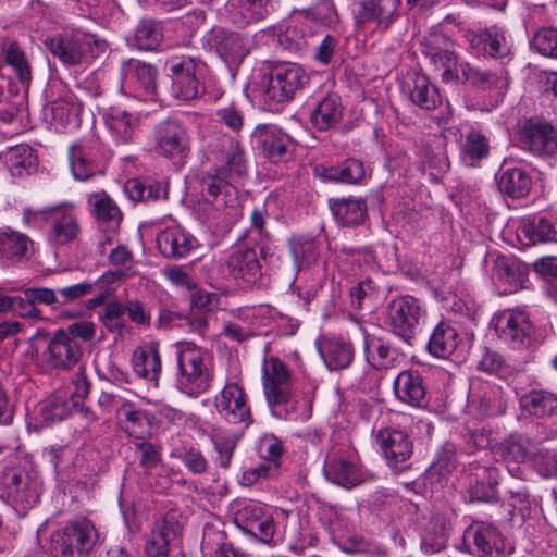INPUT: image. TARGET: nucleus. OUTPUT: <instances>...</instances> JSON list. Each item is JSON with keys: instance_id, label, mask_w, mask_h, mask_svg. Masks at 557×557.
Here are the masks:
<instances>
[{"instance_id": "obj_1", "label": "nucleus", "mask_w": 557, "mask_h": 557, "mask_svg": "<svg viewBox=\"0 0 557 557\" xmlns=\"http://www.w3.org/2000/svg\"><path fill=\"white\" fill-rule=\"evenodd\" d=\"M308 82L307 73L296 63L274 65L260 83L259 97L262 108L269 112L280 111Z\"/></svg>"}, {"instance_id": "obj_2", "label": "nucleus", "mask_w": 557, "mask_h": 557, "mask_svg": "<svg viewBox=\"0 0 557 557\" xmlns=\"http://www.w3.org/2000/svg\"><path fill=\"white\" fill-rule=\"evenodd\" d=\"M99 533L85 518L74 519L52 533L48 546L50 557H97Z\"/></svg>"}, {"instance_id": "obj_3", "label": "nucleus", "mask_w": 557, "mask_h": 557, "mask_svg": "<svg viewBox=\"0 0 557 557\" xmlns=\"http://www.w3.org/2000/svg\"><path fill=\"white\" fill-rule=\"evenodd\" d=\"M177 389L189 396L198 397L209 389L213 372L206 362L205 352L191 343H181L177 346Z\"/></svg>"}, {"instance_id": "obj_4", "label": "nucleus", "mask_w": 557, "mask_h": 557, "mask_svg": "<svg viewBox=\"0 0 557 557\" xmlns=\"http://www.w3.org/2000/svg\"><path fill=\"white\" fill-rule=\"evenodd\" d=\"M201 185L203 199L196 206L198 218L215 225L228 224L236 214L234 188L219 173L206 175Z\"/></svg>"}, {"instance_id": "obj_5", "label": "nucleus", "mask_w": 557, "mask_h": 557, "mask_svg": "<svg viewBox=\"0 0 557 557\" xmlns=\"http://www.w3.org/2000/svg\"><path fill=\"white\" fill-rule=\"evenodd\" d=\"M463 543L475 557H508L515 550L496 525L483 521H474L465 530Z\"/></svg>"}, {"instance_id": "obj_6", "label": "nucleus", "mask_w": 557, "mask_h": 557, "mask_svg": "<svg viewBox=\"0 0 557 557\" xmlns=\"http://www.w3.org/2000/svg\"><path fill=\"white\" fill-rule=\"evenodd\" d=\"M0 486L16 510L25 511L39 499L38 479L22 467H7L0 478Z\"/></svg>"}, {"instance_id": "obj_7", "label": "nucleus", "mask_w": 557, "mask_h": 557, "mask_svg": "<svg viewBox=\"0 0 557 557\" xmlns=\"http://www.w3.org/2000/svg\"><path fill=\"white\" fill-rule=\"evenodd\" d=\"M46 47L66 66L87 63L94 57L96 40L92 35L75 30L46 39Z\"/></svg>"}, {"instance_id": "obj_8", "label": "nucleus", "mask_w": 557, "mask_h": 557, "mask_svg": "<svg viewBox=\"0 0 557 557\" xmlns=\"http://www.w3.org/2000/svg\"><path fill=\"white\" fill-rule=\"evenodd\" d=\"M262 385L272 412L288 405L293 395V379L287 366L277 357L264 359L262 364Z\"/></svg>"}, {"instance_id": "obj_9", "label": "nucleus", "mask_w": 557, "mask_h": 557, "mask_svg": "<svg viewBox=\"0 0 557 557\" xmlns=\"http://www.w3.org/2000/svg\"><path fill=\"white\" fill-rule=\"evenodd\" d=\"M422 53L430 60L435 70L441 72L444 83L459 79L458 55L449 37L442 32H430L422 40Z\"/></svg>"}, {"instance_id": "obj_10", "label": "nucleus", "mask_w": 557, "mask_h": 557, "mask_svg": "<svg viewBox=\"0 0 557 557\" xmlns=\"http://www.w3.org/2000/svg\"><path fill=\"white\" fill-rule=\"evenodd\" d=\"M424 313L420 300L406 295L393 299L388 304L387 322L396 336L406 343H410Z\"/></svg>"}, {"instance_id": "obj_11", "label": "nucleus", "mask_w": 557, "mask_h": 557, "mask_svg": "<svg viewBox=\"0 0 557 557\" xmlns=\"http://www.w3.org/2000/svg\"><path fill=\"white\" fill-rule=\"evenodd\" d=\"M203 67L205 64L202 62L190 57L171 60L172 92L175 98L193 100L202 94L203 87L200 83V76Z\"/></svg>"}, {"instance_id": "obj_12", "label": "nucleus", "mask_w": 557, "mask_h": 557, "mask_svg": "<svg viewBox=\"0 0 557 557\" xmlns=\"http://www.w3.org/2000/svg\"><path fill=\"white\" fill-rule=\"evenodd\" d=\"M214 407L220 417L228 423L249 426L253 422L247 394L237 383L226 384L215 395Z\"/></svg>"}, {"instance_id": "obj_13", "label": "nucleus", "mask_w": 557, "mask_h": 557, "mask_svg": "<svg viewBox=\"0 0 557 557\" xmlns=\"http://www.w3.org/2000/svg\"><path fill=\"white\" fill-rule=\"evenodd\" d=\"M498 337L513 349H521L530 344L533 332L529 315L518 309H507L493 319Z\"/></svg>"}, {"instance_id": "obj_14", "label": "nucleus", "mask_w": 557, "mask_h": 557, "mask_svg": "<svg viewBox=\"0 0 557 557\" xmlns=\"http://www.w3.org/2000/svg\"><path fill=\"white\" fill-rule=\"evenodd\" d=\"M83 356V348L78 339H71L63 329L54 332L42 352L44 362L52 370L69 371L73 369Z\"/></svg>"}, {"instance_id": "obj_15", "label": "nucleus", "mask_w": 557, "mask_h": 557, "mask_svg": "<svg viewBox=\"0 0 557 557\" xmlns=\"http://www.w3.org/2000/svg\"><path fill=\"white\" fill-rule=\"evenodd\" d=\"M523 149L537 157L557 156V129L546 121L527 120L521 127Z\"/></svg>"}, {"instance_id": "obj_16", "label": "nucleus", "mask_w": 557, "mask_h": 557, "mask_svg": "<svg viewBox=\"0 0 557 557\" xmlns=\"http://www.w3.org/2000/svg\"><path fill=\"white\" fill-rule=\"evenodd\" d=\"M235 523L247 534L253 535L262 543H273L276 524L272 513L259 504H247L235 513Z\"/></svg>"}, {"instance_id": "obj_17", "label": "nucleus", "mask_w": 557, "mask_h": 557, "mask_svg": "<svg viewBox=\"0 0 557 557\" xmlns=\"http://www.w3.org/2000/svg\"><path fill=\"white\" fill-rule=\"evenodd\" d=\"M222 267L225 275L243 287H251L262 276L258 255L252 248L232 251Z\"/></svg>"}, {"instance_id": "obj_18", "label": "nucleus", "mask_w": 557, "mask_h": 557, "mask_svg": "<svg viewBox=\"0 0 557 557\" xmlns=\"http://www.w3.org/2000/svg\"><path fill=\"white\" fill-rule=\"evenodd\" d=\"M252 139L263 157L271 162L286 161L292 154L293 139L275 124H259Z\"/></svg>"}, {"instance_id": "obj_19", "label": "nucleus", "mask_w": 557, "mask_h": 557, "mask_svg": "<svg viewBox=\"0 0 557 557\" xmlns=\"http://www.w3.org/2000/svg\"><path fill=\"white\" fill-rule=\"evenodd\" d=\"M154 145L163 157H182L190 148V137L181 122L169 119L154 127Z\"/></svg>"}, {"instance_id": "obj_20", "label": "nucleus", "mask_w": 557, "mask_h": 557, "mask_svg": "<svg viewBox=\"0 0 557 557\" xmlns=\"http://www.w3.org/2000/svg\"><path fill=\"white\" fill-rule=\"evenodd\" d=\"M400 0H364L354 10V23L358 30L364 29L370 23L383 28L389 27L398 16Z\"/></svg>"}, {"instance_id": "obj_21", "label": "nucleus", "mask_w": 557, "mask_h": 557, "mask_svg": "<svg viewBox=\"0 0 557 557\" xmlns=\"http://www.w3.org/2000/svg\"><path fill=\"white\" fill-rule=\"evenodd\" d=\"M99 146L96 138L82 139L70 146L69 162L75 180L85 182L101 173L98 162Z\"/></svg>"}, {"instance_id": "obj_22", "label": "nucleus", "mask_w": 557, "mask_h": 557, "mask_svg": "<svg viewBox=\"0 0 557 557\" xmlns=\"http://www.w3.org/2000/svg\"><path fill=\"white\" fill-rule=\"evenodd\" d=\"M42 213L49 214L50 227L47 239L51 246H66L79 237L82 226L78 216L72 210L52 208L42 211Z\"/></svg>"}, {"instance_id": "obj_23", "label": "nucleus", "mask_w": 557, "mask_h": 557, "mask_svg": "<svg viewBox=\"0 0 557 557\" xmlns=\"http://www.w3.org/2000/svg\"><path fill=\"white\" fill-rule=\"evenodd\" d=\"M182 527L174 512H168L158 521L146 543L148 557H169L170 546L177 540Z\"/></svg>"}, {"instance_id": "obj_24", "label": "nucleus", "mask_w": 557, "mask_h": 557, "mask_svg": "<svg viewBox=\"0 0 557 557\" xmlns=\"http://www.w3.org/2000/svg\"><path fill=\"white\" fill-rule=\"evenodd\" d=\"M106 127L116 143L128 144L137 136L141 117L136 112L127 111L121 107H110L103 114Z\"/></svg>"}, {"instance_id": "obj_25", "label": "nucleus", "mask_w": 557, "mask_h": 557, "mask_svg": "<svg viewBox=\"0 0 557 557\" xmlns=\"http://www.w3.org/2000/svg\"><path fill=\"white\" fill-rule=\"evenodd\" d=\"M327 481L344 488H354L368 480V474L356 462L342 456H331L324 465Z\"/></svg>"}, {"instance_id": "obj_26", "label": "nucleus", "mask_w": 557, "mask_h": 557, "mask_svg": "<svg viewBox=\"0 0 557 557\" xmlns=\"http://www.w3.org/2000/svg\"><path fill=\"white\" fill-rule=\"evenodd\" d=\"M32 239L10 226L0 228V264L9 268L28 259Z\"/></svg>"}, {"instance_id": "obj_27", "label": "nucleus", "mask_w": 557, "mask_h": 557, "mask_svg": "<svg viewBox=\"0 0 557 557\" xmlns=\"http://www.w3.org/2000/svg\"><path fill=\"white\" fill-rule=\"evenodd\" d=\"M376 441L392 467L407 461L413 450V445L407 433L396 429H381L376 434Z\"/></svg>"}, {"instance_id": "obj_28", "label": "nucleus", "mask_w": 557, "mask_h": 557, "mask_svg": "<svg viewBox=\"0 0 557 557\" xmlns=\"http://www.w3.org/2000/svg\"><path fill=\"white\" fill-rule=\"evenodd\" d=\"M157 245L163 257L180 259L197 247V239L183 227L174 225L158 234Z\"/></svg>"}, {"instance_id": "obj_29", "label": "nucleus", "mask_w": 557, "mask_h": 557, "mask_svg": "<svg viewBox=\"0 0 557 557\" xmlns=\"http://www.w3.org/2000/svg\"><path fill=\"white\" fill-rule=\"evenodd\" d=\"M273 10L272 0H227V18L239 27L259 22Z\"/></svg>"}, {"instance_id": "obj_30", "label": "nucleus", "mask_w": 557, "mask_h": 557, "mask_svg": "<svg viewBox=\"0 0 557 557\" xmlns=\"http://www.w3.org/2000/svg\"><path fill=\"white\" fill-rule=\"evenodd\" d=\"M494 275L513 293L527 287L529 267L515 257L498 256L494 260Z\"/></svg>"}, {"instance_id": "obj_31", "label": "nucleus", "mask_w": 557, "mask_h": 557, "mask_svg": "<svg viewBox=\"0 0 557 557\" xmlns=\"http://www.w3.org/2000/svg\"><path fill=\"white\" fill-rule=\"evenodd\" d=\"M466 39L472 53L496 57L504 52L506 38L503 28L491 26L482 32H466Z\"/></svg>"}, {"instance_id": "obj_32", "label": "nucleus", "mask_w": 557, "mask_h": 557, "mask_svg": "<svg viewBox=\"0 0 557 557\" xmlns=\"http://www.w3.org/2000/svg\"><path fill=\"white\" fill-rule=\"evenodd\" d=\"M343 112L344 107L341 97L336 94H327L317 102L311 111V125L319 132H326L342 121Z\"/></svg>"}, {"instance_id": "obj_33", "label": "nucleus", "mask_w": 557, "mask_h": 557, "mask_svg": "<svg viewBox=\"0 0 557 557\" xmlns=\"http://www.w3.org/2000/svg\"><path fill=\"white\" fill-rule=\"evenodd\" d=\"M214 44L218 54L228 66L240 64L249 53L245 38L238 33L218 29Z\"/></svg>"}, {"instance_id": "obj_34", "label": "nucleus", "mask_w": 557, "mask_h": 557, "mask_svg": "<svg viewBox=\"0 0 557 557\" xmlns=\"http://www.w3.org/2000/svg\"><path fill=\"white\" fill-rule=\"evenodd\" d=\"M121 71L125 82L137 86L147 96L154 95L158 75L156 66L137 59H128L122 62Z\"/></svg>"}, {"instance_id": "obj_35", "label": "nucleus", "mask_w": 557, "mask_h": 557, "mask_svg": "<svg viewBox=\"0 0 557 557\" xmlns=\"http://www.w3.org/2000/svg\"><path fill=\"white\" fill-rule=\"evenodd\" d=\"M397 398L412 407H421L425 401L426 389L418 371H403L394 381Z\"/></svg>"}, {"instance_id": "obj_36", "label": "nucleus", "mask_w": 557, "mask_h": 557, "mask_svg": "<svg viewBox=\"0 0 557 557\" xmlns=\"http://www.w3.org/2000/svg\"><path fill=\"white\" fill-rule=\"evenodd\" d=\"M318 349L330 370H343L354 359L351 345L339 338H323L318 342Z\"/></svg>"}, {"instance_id": "obj_37", "label": "nucleus", "mask_w": 557, "mask_h": 557, "mask_svg": "<svg viewBox=\"0 0 557 557\" xmlns=\"http://www.w3.org/2000/svg\"><path fill=\"white\" fill-rule=\"evenodd\" d=\"M117 412L123 417L122 429L128 436L136 440H146L151 436V418L147 411L137 409L134 404L125 400Z\"/></svg>"}, {"instance_id": "obj_38", "label": "nucleus", "mask_w": 557, "mask_h": 557, "mask_svg": "<svg viewBox=\"0 0 557 557\" xmlns=\"http://www.w3.org/2000/svg\"><path fill=\"white\" fill-rule=\"evenodd\" d=\"M408 90L412 103L422 110H434L442 102L437 87L424 74L414 73L411 83H408Z\"/></svg>"}, {"instance_id": "obj_39", "label": "nucleus", "mask_w": 557, "mask_h": 557, "mask_svg": "<svg viewBox=\"0 0 557 557\" xmlns=\"http://www.w3.org/2000/svg\"><path fill=\"white\" fill-rule=\"evenodd\" d=\"M330 209L336 221L343 226L361 224L368 213L367 203L361 198H341L330 201Z\"/></svg>"}, {"instance_id": "obj_40", "label": "nucleus", "mask_w": 557, "mask_h": 557, "mask_svg": "<svg viewBox=\"0 0 557 557\" xmlns=\"http://www.w3.org/2000/svg\"><path fill=\"white\" fill-rule=\"evenodd\" d=\"M4 162L13 176L22 177L36 171L38 159L29 145L20 144L5 151Z\"/></svg>"}, {"instance_id": "obj_41", "label": "nucleus", "mask_w": 557, "mask_h": 557, "mask_svg": "<svg viewBox=\"0 0 557 557\" xmlns=\"http://www.w3.org/2000/svg\"><path fill=\"white\" fill-rule=\"evenodd\" d=\"M518 232L533 245L557 242V227L546 216L536 215L523 219Z\"/></svg>"}, {"instance_id": "obj_42", "label": "nucleus", "mask_w": 557, "mask_h": 557, "mask_svg": "<svg viewBox=\"0 0 557 557\" xmlns=\"http://www.w3.org/2000/svg\"><path fill=\"white\" fill-rule=\"evenodd\" d=\"M132 364L137 375L148 380L153 386H158L162 366L160 354L154 346L136 349L133 354Z\"/></svg>"}, {"instance_id": "obj_43", "label": "nucleus", "mask_w": 557, "mask_h": 557, "mask_svg": "<svg viewBox=\"0 0 557 557\" xmlns=\"http://www.w3.org/2000/svg\"><path fill=\"white\" fill-rule=\"evenodd\" d=\"M531 186V176L521 168L506 169L497 177L498 190L511 198L525 197L530 193Z\"/></svg>"}, {"instance_id": "obj_44", "label": "nucleus", "mask_w": 557, "mask_h": 557, "mask_svg": "<svg viewBox=\"0 0 557 557\" xmlns=\"http://www.w3.org/2000/svg\"><path fill=\"white\" fill-rule=\"evenodd\" d=\"M1 58L13 70L21 85L27 88L32 81V66L18 42H4L1 48Z\"/></svg>"}, {"instance_id": "obj_45", "label": "nucleus", "mask_w": 557, "mask_h": 557, "mask_svg": "<svg viewBox=\"0 0 557 557\" xmlns=\"http://www.w3.org/2000/svg\"><path fill=\"white\" fill-rule=\"evenodd\" d=\"M520 406L531 416L550 417L557 412V395L543 389H532L521 396Z\"/></svg>"}, {"instance_id": "obj_46", "label": "nucleus", "mask_w": 557, "mask_h": 557, "mask_svg": "<svg viewBox=\"0 0 557 557\" xmlns=\"http://www.w3.org/2000/svg\"><path fill=\"white\" fill-rule=\"evenodd\" d=\"M288 248L298 270L311 267L319 258V245L312 237L293 236L288 240Z\"/></svg>"}, {"instance_id": "obj_47", "label": "nucleus", "mask_w": 557, "mask_h": 557, "mask_svg": "<svg viewBox=\"0 0 557 557\" xmlns=\"http://www.w3.org/2000/svg\"><path fill=\"white\" fill-rule=\"evenodd\" d=\"M240 434L225 428H214L211 432V441L216 451V463L223 469L231 466L234 450L240 440Z\"/></svg>"}, {"instance_id": "obj_48", "label": "nucleus", "mask_w": 557, "mask_h": 557, "mask_svg": "<svg viewBox=\"0 0 557 557\" xmlns=\"http://www.w3.org/2000/svg\"><path fill=\"white\" fill-rule=\"evenodd\" d=\"M530 448L531 440L523 434L515 433L500 443L497 453L509 467L525 462L530 456Z\"/></svg>"}, {"instance_id": "obj_49", "label": "nucleus", "mask_w": 557, "mask_h": 557, "mask_svg": "<svg viewBox=\"0 0 557 557\" xmlns=\"http://www.w3.org/2000/svg\"><path fill=\"white\" fill-rule=\"evenodd\" d=\"M90 202L98 223L110 231H116L122 221L117 205L107 194L94 195Z\"/></svg>"}, {"instance_id": "obj_50", "label": "nucleus", "mask_w": 557, "mask_h": 557, "mask_svg": "<svg viewBox=\"0 0 557 557\" xmlns=\"http://www.w3.org/2000/svg\"><path fill=\"white\" fill-rule=\"evenodd\" d=\"M457 332L445 322H441L432 332L428 349L437 358L449 357L457 347Z\"/></svg>"}, {"instance_id": "obj_51", "label": "nucleus", "mask_w": 557, "mask_h": 557, "mask_svg": "<svg viewBox=\"0 0 557 557\" xmlns=\"http://www.w3.org/2000/svg\"><path fill=\"white\" fill-rule=\"evenodd\" d=\"M321 175L333 182L357 184L366 175L364 166L357 159H347L336 166L323 168Z\"/></svg>"}, {"instance_id": "obj_52", "label": "nucleus", "mask_w": 557, "mask_h": 557, "mask_svg": "<svg viewBox=\"0 0 557 557\" xmlns=\"http://www.w3.org/2000/svg\"><path fill=\"white\" fill-rule=\"evenodd\" d=\"M364 352L368 362L376 369H388L398 358L397 351L380 338H367Z\"/></svg>"}, {"instance_id": "obj_53", "label": "nucleus", "mask_w": 557, "mask_h": 557, "mask_svg": "<svg viewBox=\"0 0 557 557\" xmlns=\"http://www.w3.org/2000/svg\"><path fill=\"white\" fill-rule=\"evenodd\" d=\"M162 39L161 26L153 20H141L136 27L134 42L140 50H154Z\"/></svg>"}, {"instance_id": "obj_54", "label": "nucleus", "mask_w": 557, "mask_h": 557, "mask_svg": "<svg viewBox=\"0 0 557 557\" xmlns=\"http://www.w3.org/2000/svg\"><path fill=\"white\" fill-rule=\"evenodd\" d=\"M459 69L465 82L482 90H491L497 86L499 77L488 70H481L470 63H460Z\"/></svg>"}, {"instance_id": "obj_55", "label": "nucleus", "mask_w": 557, "mask_h": 557, "mask_svg": "<svg viewBox=\"0 0 557 557\" xmlns=\"http://www.w3.org/2000/svg\"><path fill=\"white\" fill-rule=\"evenodd\" d=\"M490 145L487 138L479 131L471 129L465 137L462 145L463 159L471 165L488 156Z\"/></svg>"}, {"instance_id": "obj_56", "label": "nucleus", "mask_w": 557, "mask_h": 557, "mask_svg": "<svg viewBox=\"0 0 557 557\" xmlns=\"http://www.w3.org/2000/svg\"><path fill=\"white\" fill-rule=\"evenodd\" d=\"M478 409L483 417L500 416L506 412L507 401L500 389L492 388L479 399Z\"/></svg>"}, {"instance_id": "obj_57", "label": "nucleus", "mask_w": 557, "mask_h": 557, "mask_svg": "<svg viewBox=\"0 0 557 557\" xmlns=\"http://www.w3.org/2000/svg\"><path fill=\"white\" fill-rule=\"evenodd\" d=\"M532 47L542 55L557 59V28L539 29L531 41Z\"/></svg>"}, {"instance_id": "obj_58", "label": "nucleus", "mask_w": 557, "mask_h": 557, "mask_svg": "<svg viewBox=\"0 0 557 557\" xmlns=\"http://www.w3.org/2000/svg\"><path fill=\"white\" fill-rule=\"evenodd\" d=\"M247 168L244 150L239 147L238 143H236L234 148L226 156L224 168L216 170L214 175L219 173L221 176L222 172H226L231 178L243 177L247 173Z\"/></svg>"}, {"instance_id": "obj_59", "label": "nucleus", "mask_w": 557, "mask_h": 557, "mask_svg": "<svg viewBox=\"0 0 557 557\" xmlns=\"http://www.w3.org/2000/svg\"><path fill=\"white\" fill-rule=\"evenodd\" d=\"M278 472L280 463L263 460L258 466L247 469L243 473L240 482L245 486H251L260 480L273 479L277 476Z\"/></svg>"}, {"instance_id": "obj_60", "label": "nucleus", "mask_w": 557, "mask_h": 557, "mask_svg": "<svg viewBox=\"0 0 557 557\" xmlns=\"http://www.w3.org/2000/svg\"><path fill=\"white\" fill-rule=\"evenodd\" d=\"M215 117L219 123L236 134L239 133L244 126V113L235 103H230L216 109Z\"/></svg>"}, {"instance_id": "obj_61", "label": "nucleus", "mask_w": 557, "mask_h": 557, "mask_svg": "<svg viewBox=\"0 0 557 557\" xmlns=\"http://www.w3.org/2000/svg\"><path fill=\"white\" fill-rule=\"evenodd\" d=\"M307 17L312 18L322 26L334 27L338 23L335 5L329 0H322L307 11Z\"/></svg>"}, {"instance_id": "obj_62", "label": "nucleus", "mask_w": 557, "mask_h": 557, "mask_svg": "<svg viewBox=\"0 0 557 557\" xmlns=\"http://www.w3.org/2000/svg\"><path fill=\"white\" fill-rule=\"evenodd\" d=\"M533 462L541 476L557 478V450L540 449L534 454Z\"/></svg>"}, {"instance_id": "obj_63", "label": "nucleus", "mask_w": 557, "mask_h": 557, "mask_svg": "<svg viewBox=\"0 0 557 557\" xmlns=\"http://www.w3.org/2000/svg\"><path fill=\"white\" fill-rule=\"evenodd\" d=\"M94 288L95 283L88 281L59 288V307L84 298L85 296L91 294Z\"/></svg>"}, {"instance_id": "obj_64", "label": "nucleus", "mask_w": 557, "mask_h": 557, "mask_svg": "<svg viewBox=\"0 0 557 557\" xmlns=\"http://www.w3.org/2000/svg\"><path fill=\"white\" fill-rule=\"evenodd\" d=\"M69 412V403L60 397H52L40 406V414L47 422L61 421Z\"/></svg>"}]
</instances>
